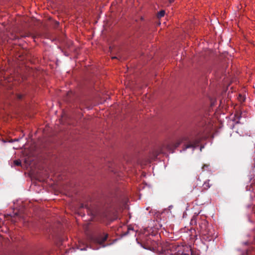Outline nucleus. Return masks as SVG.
<instances>
[{
	"mask_svg": "<svg viewBox=\"0 0 255 255\" xmlns=\"http://www.w3.org/2000/svg\"><path fill=\"white\" fill-rule=\"evenodd\" d=\"M202 131H194L189 136H184L179 139L174 143V148L177 147L181 143H184V150L188 148H195L203 138Z\"/></svg>",
	"mask_w": 255,
	"mask_h": 255,
	"instance_id": "1",
	"label": "nucleus"
},
{
	"mask_svg": "<svg viewBox=\"0 0 255 255\" xmlns=\"http://www.w3.org/2000/svg\"><path fill=\"white\" fill-rule=\"evenodd\" d=\"M92 214L94 216L99 217L102 219L112 220L116 216V210L113 204L107 203L104 206L95 208Z\"/></svg>",
	"mask_w": 255,
	"mask_h": 255,
	"instance_id": "2",
	"label": "nucleus"
},
{
	"mask_svg": "<svg viewBox=\"0 0 255 255\" xmlns=\"http://www.w3.org/2000/svg\"><path fill=\"white\" fill-rule=\"evenodd\" d=\"M91 1L90 0H87L85 1H81V0H75L71 5V10L75 9L79 14H80L81 12L82 11V9L84 7H87L88 5L91 6Z\"/></svg>",
	"mask_w": 255,
	"mask_h": 255,
	"instance_id": "3",
	"label": "nucleus"
},
{
	"mask_svg": "<svg viewBox=\"0 0 255 255\" xmlns=\"http://www.w3.org/2000/svg\"><path fill=\"white\" fill-rule=\"evenodd\" d=\"M108 238V234L105 233H97L93 237L94 241L105 247L106 246L103 245L104 243L107 240Z\"/></svg>",
	"mask_w": 255,
	"mask_h": 255,
	"instance_id": "4",
	"label": "nucleus"
},
{
	"mask_svg": "<svg viewBox=\"0 0 255 255\" xmlns=\"http://www.w3.org/2000/svg\"><path fill=\"white\" fill-rule=\"evenodd\" d=\"M207 225H208V222L206 221H205V220L202 221L201 223H199V226H200V229L203 231H205L207 229Z\"/></svg>",
	"mask_w": 255,
	"mask_h": 255,
	"instance_id": "5",
	"label": "nucleus"
},
{
	"mask_svg": "<svg viewBox=\"0 0 255 255\" xmlns=\"http://www.w3.org/2000/svg\"><path fill=\"white\" fill-rule=\"evenodd\" d=\"M241 115L242 114L240 113L239 112H237L235 113L233 121H236L237 124H239L240 123L239 120H240L242 117Z\"/></svg>",
	"mask_w": 255,
	"mask_h": 255,
	"instance_id": "6",
	"label": "nucleus"
},
{
	"mask_svg": "<svg viewBox=\"0 0 255 255\" xmlns=\"http://www.w3.org/2000/svg\"><path fill=\"white\" fill-rule=\"evenodd\" d=\"M209 167H210V164H204L202 168V170L203 171H205V170H208L209 169Z\"/></svg>",
	"mask_w": 255,
	"mask_h": 255,
	"instance_id": "7",
	"label": "nucleus"
},
{
	"mask_svg": "<svg viewBox=\"0 0 255 255\" xmlns=\"http://www.w3.org/2000/svg\"><path fill=\"white\" fill-rule=\"evenodd\" d=\"M166 14L165 11L163 9L160 10L157 12L156 16H164Z\"/></svg>",
	"mask_w": 255,
	"mask_h": 255,
	"instance_id": "8",
	"label": "nucleus"
},
{
	"mask_svg": "<svg viewBox=\"0 0 255 255\" xmlns=\"http://www.w3.org/2000/svg\"><path fill=\"white\" fill-rule=\"evenodd\" d=\"M13 163L16 166H21V161L19 159L14 160Z\"/></svg>",
	"mask_w": 255,
	"mask_h": 255,
	"instance_id": "9",
	"label": "nucleus"
},
{
	"mask_svg": "<svg viewBox=\"0 0 255 255\" xmlns=\"http://www.w3.org/2000/svg\"><path fill=\"white\" fill-rule=\"evenodd\" d=\"M210 186L209 185V181L208 182H205L203 184V188L205 189H207L209 188H210Z\"/></svg>",
	"mask_w": 255,
	"mask_h": 255,
	"instance_id": "10",
	"label": "nucleus"
},
{
	"mask_svg": "<svg viewBox=\"0 0 255 255\" xmlns=\"http://www.w3.org/2000/svg\"><path fill=\"white\" fill-rule=\"evenodd\" d=\"M23 95H22V94H17L16 95V98L18 99V100H21L23 98Z\"/></svg>",
	"mask_w": 255,
	"mask_h": 255,
	"instance_id": "11",
	"label": "nucleus"
},
{
	"mask_svg": "<svg viewBox=\"0 0 255 255\" xmlns=\"http://www.w3.org/2000/svg\"><path fill=\"white\" fill-rule=\"evenodd\" d=\"M194 222H195V223H196V221H195V217H194L191 220V222H192V224H193L194 223Z\"/></svg>",
	"mask_w": 255,
	"mask_h": 255,
	"instance_id": "12",
	"label": "nucleus"
},
{
	"mask_svg": "<svg viewBox=\"0 0 255 255\" xmlns=\"http://www.w3.org/2000/svg\"><path fill=\"white\" fill-rule=\"evenodd\" d=\"M59 22H58V21H55V24H56L55 27L58 26V25H59Z\"/></svg>",
	"mask_w": 255,
	"mask_h": 255,
	"instance_id": "13",
	"label": "nucleus"
},
{
	"mask_svg": "<svg viewBox=\"0 0 255 255\" xmlns=\"http://www.w3.org/2000/svg\"><path fill=\"white\" fill-rule=\"evenodd\" d=\"M174 1V0H169V3H171Z\"/></svg>",
	"mask_w": 255,
	"mask_h": 255,
	"instance_id": "14",
	"label": "nucleus"
},
{
	"mask_svg": "<svg viewBox=\"0 0 255 255\" xmlns=\"http://www.w3.org/2000/svg\"><path fill=\"white\" fill-rule=\"evenodd\" d=\"M167 148L168 149L170 150V149H171V147H170V145H168V146H167Z\"/></svg>",
	"mask_w": 255,
	"mask_h": 255,
	"instance_id": "15",
	"label": "nucleus"
},
{
	"mask_svg": "<svg viewBox=\"0 0 255 255\" xmlns=\"http://www.w3.org/2000/svg\"><path fill=\"white\" fill-rule=\"evenodd\" d=\"M118 57H116V56L112 57V59H118Z\"/></svg>",
	"mask_w": 255,
	"mask_h": 255,
	"instance_id": "16",
	"label": "nucleus"
},
{
	"mask_svg": "<svg viewBox=\"0 0 255 255\" xmlns=\"http://www.w3.org/2000/svg\"><path fill=\"white\" fill-rule=\"evenodd\" d=\"M16 16H21V15L20 14H16Z\"/></svg>",
	"mask_w": 255,
	"mask_h": 255,
	"instance_id": "17",
	"label": "nucleus"
},
{
	"mask_svg": "<svg viewBox=\"0 0 255 255\" xmlns=\"http://www.w3.org/2000/svg\"><path fill=\"white\" fill-rule=\"evenodd\" d=\"M247 255H249L248 253H247Z\"/></svg>",
	"mask_w": 255,
	"mask_h": 255,
	"instance_id": "18",
	"label": "nucleus"
},
{
	"mask_svg": "<svg viewBox=\"0 0 255 255\" xmlns=\"http://www.w3.org/2000/svg\"><path fill=\"white\" fill-rule=\"evenodd\" d=\"M1 219L0 218V223L1 222Z\"/></svg>",
	"mask_w": 255,
	"mask_h": 255,
	"instance_id": "19",
	"label": "nucleus"
}]
</instances>
